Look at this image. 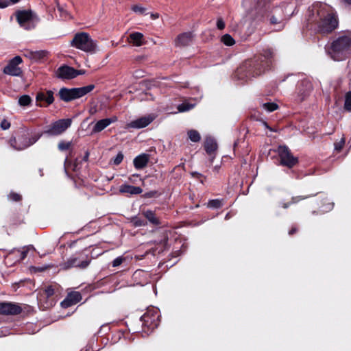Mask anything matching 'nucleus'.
Instances as JSON below:
<instances>
[{
  "label": "nucleus",
  "mask_w": 351,
  "mask_h": 351,
  "mask_svg": "<svg viewBox=\"0 0 351 351\" xmlns=\"http://www.w3.org/2000/svg\"><path fill=\"white\" fill-rule=\"evenodd\" d=\"M308 21L314 23L317 32L326 35L332 33L338 27L337 16L331 6L317 2L308 9Z\"/></svg>",
  "instance_id": "nucleus-1"
},
{
  "label": "nucleus",
  "mask_w": 351,
  "mask_h": 351,
  "mask_svg": "<svg viewBox=\"0 0 351 351\" xmlns=\"http://www.w3.org/2000/svg\"><path fill=\"white\" fill-rule=\"evenodd\" d=\"M327 54L335 61L343 60L351 55V32H344L325 47Z\"/></svg>",
  "instance_id": "nucleus-2"
},
{
  "label": "nucleus",
  "mask_w": 351,
  "mask_h": 351,
  "mask_svg": "<svg viewBox=\"0 0 351 351\" xmlns=\"http://www.w3.org/2000/svg\"><path fill=\"white\" fill-rule=\"evenodd\" d=\"M274 53L271 49H266L263 50L261 59L252 64L251 61L245 62L244 66L248 68L249 75H261L265 69L270 66L272 63Z\"/></svg>",
  "instance_id": "nucleus-3"
},
{
  "label": "nucleus",
  "mask_w": 351,
  "mask_h": 351,
  "mask_svg": "<svg viewBox=\"0 0 351 351\" xmlns=\"http://www.w3.org/2000/svg\"><path fill=\"white\" fill-rule=\"evenodd\" d=\"M88 266V254L85 247L82 251L76 252L66 261L60 265L61 269L64 270L69 269L72 267H78L85 269Z\"/></svg>",
  "instance_id": "nucleus-4"
},
{
  "label": "nucleus",
  "mask_w": 351,
  "mask_h": 351,
  "mask_svg": "<svg viewBox=\"0 0 351 351\" xmlns=\"http://www.w3.org/2000/svg\"><path fill=\"white\" fill-rule=\"evenodd\" d=\"M87 93L88 86L73 88H67L64 87L60 89L58 95L62 101L68 102L80 98Z\"/></svg>",
  "instance_id": "nucleus-5"
},
{
  "label": "nucleus",
  "mask_w": 351,
  "mask_h": 351,
  "mask_svg": "<svg viewBox=\"0 0 351 351\" xmlns=\"http://www.w3.org/2000/svg\"><path fill=\"white\" fill-rule=\"evenodd\" d=\"M16 16L20 26L25 29H33L36 25L37 19L31 11H19Z\"/></svg>",
  "instance_id": "nucleus-6"
},
{
  "label": "nucleus",
  "mask_w": 351,
  "mask_h": 351,
  "mask_svg": "<svg viewBox=\"0 0 351 351\" xmlns=\"http://www.w3.org/2000/svg\"><path fill=\"white\" fill-rule=\"evenodd\" d=\"M277 152L280 159V163L282 166L291 168L298 162V158L293 156L289 147L285 145L279 146Z\"/></svg>",
  "instance_id": "nucleus-7"
},
{
  "label": "nucleus",
  "mask_w": 351,
  "mask_h": 351,
  "mask_svg": "<svg viewBox=\"0 0 351 351\" xmlns=\"http://www.w3.org/2000/svg\"><path fill=\"white\" fill-rule=\"evenodd\" d=\"M71 125V119H60L51 124L44 133L49 136H58L64 132Z\"/></svg>",
  "instance_id": "nucleus-8"
},
{
  "label": "nucleus",
  "mask_w": 351,
  "mask_h": 351,
  "mask_svg": "<svg viewBox=\"0 0 351 351\" xmlns=\"http://www.w3.org/2000/svg\"><path fill=\"white\" fill-rule=\"evenodd\" d=\"M160 313L159 310L156 308H149L145 313L141 317V321L143 324L149 328L154 329L159 324Z\"/></svg>",
  "instance_id": "nucleus-9"
},
{
  "label": "nucleus",
  "mask_w": 351,
  "mask_h": 351,
  "mask_svg": "<svg viewBox=\"0 0 351 351\" xmlns=\"http://www.w3.org/2000/svg\"><path fill=\"white\" fill-rule=\"evenodd\" d=\"M85 71L76 70L71 66L63 65L59 67L56 71L57 77L62 80H70L75 77L78 75L84 74Z\"/></svg>",
  "instance_id": "nucleus-10"
},
{
  "label": "nucleus",
  "mask_w": 351,
  "mask_h": 351,
  "mask_svg": "<svg viewBox=\"0 0 351 351\" xmlns=\"http://www.w3.org/2000/svg\"><path fill=\"white\" fill-rule=\"evenodd\" d=\"M22 62V58L20 56H15L8 62V65L3 69V73L12 76H20L22 73L21 69L19 65Z\"/></svg>",
  "instance_id": "nucleus-11"
},
{
  "label": "nucleus",
  "mask_w": 351,
  "mask_h": 351,
  "mask_svg": "<svg viewBox=\"0 0 351 351\" xmlns=\"http://www.w3.org/2000/svg\"><path fill=\"white\" fill-rule=\"evenodd\" d=\"M22 308L13 302H1L0 314L3 315H16L21 313Z\"/></svg>",
  "instance_id": "nucleus-12"
},
{
  "label": "nucleus",
  "mask_w": 351,
  "mask_h": 351,
  "mask_svg": "<svg viewBox=\"0 0 351 351\" xmlns=\"http://www.w3.org/2000/svg\"><path fill=\"white\" fill-rule=\"evenodd\" d=\"M71 46L88 51V34L85 32L77 33L71 41Z\"/></svg>",
  "instance_id": "nucleus-13"
},
{
  "label": "nucleus",
  "mask_w": 351,
  "mask_h": 351,
  "mask_svg": "<svg viewBox=\"0 0 351 351\" xmlns=\"http://www.w3.org/2000/svg\"><path fill=\"white\" fill-rule=\"evenodd\" d=\"M156 118L153 114H147L146 116L140 117L134 121H131L127 125V128H143L147 126Z\"/></svg>",
  "instance_id": "nucleus-14"
},
{
  "label": "nucleus",
  "mask_w": 351,
  "mask_h": 351,
  "mask_svg": "<svg viewBox=\"0 0 351 351\" xmlns=\"http://www.w3.org/2000/svg\"><path fill=\"white\" fill-rule=\"evenodd\" d=\"M82 295L78 291H71L69 293L63 301L61 302L60 305L62 308H68L73 305L76 304L81 301Z\"/></svg>",
  "instance_id": "nucleus-15"
},
{
  "label": "nucleus",
  "mask_w": 351,
  "mask_h": 351,
  "mask_svg": "<svg viewBox=\"0 0 351 351\" xmlns=\"http://www.w3.org/2000/svg\"><path fill=\"white\" fill-rule=\"evenodd\" d=\"M40 137V134L35 135L32 136V138H29L27 135L23 136L22 139L25 141V143H22L21 145H19V146L14 145L13 143H16V140L14 138H11L10 141V145L16 150H23L30 145L35 143Z\"/></svg>",
  "instance_id": "nucleus-16"
},
{
  "label": "nucleus",
  "mask_w": 351,
  "mask_h": 351,
  "mask_svg": "<svg viewBox=\"0 0 351 351\" xmlns=\"http://www.w3.org/2000/svg\"><path fill=\"white\" fill-rule=\"evenodd\" d=\"M117 118L116 117H112L111 118L104 119L97 121L94 124L90 134H94L101 132L105 128H106L109 125L117 121Z\"/></svg>",
  "instance_id": "nucleus-17"
},
{
  "label": "nucleus",
  "mask_w": 351,
  "mask_h": 351,
  "mask_svg": "<svg viewBox=\"0 0 351 351\" xmlns=\"http://www.w3.org/2000/svg\"><path fill=\"white\" fill-rule=\"evenodd\" d=\"M193 37L194 35L191 32L180 34L175 39V45L179 47L188 46L192 43Z\"/></svg>",
  "instance_id": "nucleus-18"
},
{
  "label": "nucleus",
  "mask_w": 351,
  "mask_h": 351,
  "mask_svg": "<svg viewBox=\"0 0 351 351\" xmlns=\"http://www.w3.org/2000/svg\"><path fill=\"white\" fill-rule=\"evenodd\" d=\"M36 101L39 102L40 106H43V102H45L47 106L51 104L53 101V93L51 90L39 92L36 95Z\"/></svg>",
  "instance_id": "nucleus-19"
},
{
  "label": "nucleus",
  "mask_w": 351,
  "mask_h": 351,
  "mask_svg": "<svg viewBox=\"0 0 351 351\" xmlns=\"http://www.w3.org/2000/svg\"><path fill=\"white\" fill-rule=\"evenodd\" d=\"M217 147L215 140L211 137H207L204 142V148L208 154L211 156V160L214 158V154Z\"/></svg>",
  "instance_id": "nucleus-20"
},
{
  "label": "nucleus",
  "mask_w": 351,
  "mask_h": 351,
  "mask_svg": "<svg viewBox=\"0 0 351 351\" xmlns=\"http://www.w3.org/2000/svg\"><path fill=\"white\" fill-rule=\"evenodd\" d=\"M119 191L121 193H129L131 195H137L143 192V190L139 186H134L128 184H123L120 186Z\"/></svg>",
  "instance_id": "nucleus-21"
},
{
  "label": "nucleus",
  "mask_w": 351,
  "mask_h": 351,
  "mask_svg": "<svg viewBox=\"0 0 351 351\" xmlns=\"http://www.w3.org/2000/svg\"><path fill=\"white\" fill-rule=\"evenodd\" d=\"M149 161V156L147 154H141L136 156L134 159V165L136 169H140L145 167Z\"/></svg>",
  "instance_id": "nucleus-22"
},
{
  "label": "nucleus",
  "mask_w": 351,
  "mask_h": 351,
  "mask_svg": "<svg viewBox=\"0 0 351 351\" xmlns=\"http://www.w3.org/2000/svg\"><path fill=\"white\" fill-rule=\"evenodd\" d=\"M130 42L136 46H141L143 44V34L140 32H134L130 35Z\"/></svg>",
  "instance_id": "nucleus-23"
},
{
  "label": "nucleus",
  "mask_w": 351,
  "mask_h": 351,
  "mask_svg": "<svg viewBox=\"0 0 351 351\" xmlns=\"http://www.w3.org/2000/svg\"><path fill=\"white\" fill-rule=\"evenodd\" d=\"M101 99L99 98H92L89 104V113L94 114L101 109Z\"/></svg>",
  "instance_id": "nucleus-24"
},
{
  "label": "nucleus",
  "mask_w": 351,
  "mask_h": 351,
  "mask_svg": "<svg viewBox=\"0 0 351 351\" xmlns=\"http://www.w3.org/2000/svg\"><path fill=\"white\" fill-rule=\"evenodd\" d=\"M144 216L147 219V220L154 225H159L160 221L156 217L154 213L150 210H147L143 212Z\"/></svg>",
  "instance_id": "nucleus-25"
},
{
  "label": "nucleus",
  "mask_w": 351,
  "mask_h": 351,
  "mask_svg": "<svg viewBox=\"0 0 351 351\" xmlns=\"http://www.w3.org/2000/svg\"><path fill=\"white\" fill-rule=\"evenodd\" d=\"M72 147L71 141H61L58 145V148L61 152L68 151Z\"/></svg>",
  "instance_id": "nucleus-26"
},
{
  "label": "nucleus",
  "mask_w": 351,
  "mask_h": 351,
  "mask_svg": "<svg viewBox=\"0 0 351 351\" xmlns=\"http://www.w3.org/2000/svg\"><path fill=\"white\" fill-rule=\"evenodd\" d=\"M54 294V289L52 286H48L43 289V293L40 294V300L42 298H46L50 299Z\"/></svg>",
  "instance_id": "nucleus-27"
},
{
  "label": "nucleus",
  "mask_w": 351,
  "mask_h": 351,
  "mask_svg": "<svg viewBox=\"0 0 351 351\" xmlns=\"http://www.w3.org/2000/svg\"><path fill=\"white\" fill-rule=\"evenodd\" d=\"M189 139L193 142H198L201 139L199 133L195 130H191L188 132Z\"/></svg>",
  "instance_id": "nucleus-28"
},
{
  "label": "nucleus",
  "mask_w": 351,
  "mask_h": 351,
  "mask_svg": "<svg viewBox=\"0 0 351 351\" xmlns=\"http://www.w3.org/2000/svg\"><path fill=\"white\" fill-rule=\"evenodd\" d=\"M221 42L227 46H232L235 41L230 34H225L221 37Z\"/></svg>",
  "instance_id": "nucleus-29"
},
{
  "label": "nucleus",
  "mask_w": 351,
  "mask_h": 351,
  "mask_svg": "<svg viewBox=\"0 0 351 351\" xmlns=\"http://www.w3.org/2000/svg\"><path fill=\"white\" fill-rule=\"evenodd\" d=\"M47 54L46 51H33V60L38 61L45 57Z\"/></svg>",
  "instance_id": "nucleus-30"
},
{
  "label": "nucleus",
  "mask_w": 351,
  "mask_h": 351,
  "mask_svg": "<svg viewBox=\"0 0 351 351\" xmlns=\"http://www.w3.org/2000/svg\"><path fill=\"white\" fill-rule=\"evenodd\" d=\"M32 101L31 97L27 95L21 96L19 99V104L20 106H28Z\"/></svg>",
  "instance_id": "nucleus-31"
},
{
  "label": "nucleus",
  "mask_w": 351,
  "mask_h": 351,
  "mask_svg": "<svg viewBox=\"0 0 351 351\" xmlns=\"http://www.w3.org/2000/svg\"><path fill=\"white\" fill-rule=\"evenodd\" d=\"M194 104H191L189 103H182L178 106V110L179 112H186L194 107Z\"/></svg>",
  "instance_id": "nucleus-32"
},
{
  "label": "nucleus",
  "mask_w": 351,
  "mask_h": 351,
  "mask_svg": "<svg viewBox=\"0 0 351 351\" xmlns=\"http://www.w3.org/2000/svg\"><path fill=\"white\" fill-rule=\"evenodd\" d=\"M344 108L347 110H351V91L346 94Z\"/></svg>",
  "instance_id": "nucleus-33"
},
{
  "label": "nucleus",
  "mask_w": 351,
  "mask_h": 351,
  "mask_svg": "<svg viewBox=\"0 0 351 351\" xmlns=\"http://www.w3.org/2000/svg\"><path fill=\"white\" fill-rule=\"evenodd\" d=\"M263 108L267 112H273L278 108V105L275 103H265L263 104Z\"/></svg>",
  "instance_id": "nucleus-34"
},
{
  "label": "nucleus",
  "mask_w": 351,
  "mask_h": 351,
  "mask_svg": "<svg viewBox=\"0 0 351 351\" xmlns=\"http://www.w3.org/2000/svg\"><path fill=\"white\" fill-rule=\"evenodd\" d=\"M123 157L122 152H119L117 155L111 160V162L115 165H119L123 161Z\"/></svg>",
  "instance_id": "nucleus-35"
},
{
  "label": "nucleus",
  "mask_w": 351,
  "mask_h": 351,
  "mask_svg": "<svg viewBox=\"0 0 351 351\" xmlns=\"http://www.w3.org/2000/svg\"><path fill=\"white\" fill-rule=\"evenodd\" d=\"M99 51V48L95 42L89 39V53H94Z\"/></svg>",
  "instance_id": "nucleus-36"
},
{
  "label": "nucleus",
  "mask_w": 351,
  "mask_h": 351,
  "mask_svg": "<svg viewBox=\"0 0 351 351\" xmlns=\"http://www.w3.org/2000/svg\"><path fill=\"white\" fill-rule=\"evenodd\" d=\"M132 11H134V12L136 13H138V14H145V8L144 7H142L141 5H134L132 7Z\"/></svg>",
  "instance_id": "nucleus-37"
},
{
  "label": "nucleus",
  "mask_w": 351,
  "mask_h": 351,
  "mask_svg": "<svg viewBox=\"0 0 351 351\" xmlns=\"http://www.w3.org/2000/svg\"><path fill=\"white\" fill-rule=\"evenodd\" d=\"M345 144V138L342 137L340 141L335 143V150L339 152L342 149Z\"/></svg>",
  "instance_id": "nucleus-38"
},
{
  "label": "nucleus",
  "mask_w": 351,
  "mask_h": 351,
  "mask_svg": "<svg viewBox=\"0 0 351 351\" xmlns=\"http://www.w3.org/2000/svg\"><path fill=\"white\" fill-rule=\"evenodd\" d=\"M208 206L217 208L221 206V202L219 199H213L208 202Z\"/></svg>",
  "instance_id": "nucleus-39"
},
{
  "label": "nucleus",
  "mask_w": 351,
  "mask_h": 351,
  "mask_svg": "<svg viewBox=\"0 0 351 351\" xmlns=\"http://www.w3.org/2000/svg\"><path fill=\"white\" fill-rule=\"evenodd\" d=\"M125 260V258L123 256H119L116 258L112 263V267H118Z\"/></svg>",
  "instance_id": "nucleus-40"
},
{
  "label": "nucleus",
  "mask_w": 351,
  "mask_h": 351,
  "mask_svg": "<svg viewBox=\"0 0 351 351\" xmlns=\"http://www.w3.org/2000/svg\"><path fill=\"white\" fill-rule=\"evenodd\" d=\"M0 126L2 130H5L10 128V123L8 120L3 119L1 122Z\"/></svg>",
  "instance_id": "nucleus-41"
},
{
  "label": "nucleus",
  "mask_w": 351,
  "mask_h": 351,
  "mask_svg": "<svg viewBox=\"0 0 351 351\" xmlns=\"http://www.w3.org/2000/svg\"><path fill=\"white\" fill-rule=\"evenodd\" d=\"M217 27L219 29H223L225 27V23L222 20V19L219 18L217 21Z\"/></svg>",
  "instance_id": "nucleus-42"
},
{
  "label": "nucleus",
  "mask_w": 351,
  "mask_h": 351,
  "mask_svg": "<svg viewBox=\"0 0 351 351\" xmlns=\"http://www.w3.org/2000/svg\"><path fill=\"white\" fill-rule=\"evenodd\" d=\"M24 135H25V134H24L21 135L20 136H19L18 139H16L15 138H14L16 140V143H13V144L14 145L19 146V145H21L22 143H25V141L22 139L23 136H24Z\"/></svg>",
  "instance_id": "nucleus-43"
},
{
  "label": "nucleus",
  "mask_w": 351,
  "mask_h": 351,
  "mask_svg": "<svg viewBox=\"0 0 351 351\" xmlns=\"http://www.w3.org/2000/svg\"><path fill=\"white\" fill-rule=\"evenodd\" d=\"M10 197L13 201L17 202L21 199V196L17 193H12L10 195Z\"/></svg>",
  "instance_id": "nucleus-44"
},
{
  "label": "nucleus",
  "mask_w": 351,
  "mask_h": 351,
  "mask_svg": "<svg viewBox=\"0 0 351 351\" xmlns=\"http://www.w3.org/2000/svg\"><path fill=\"white\" fill-rule=\"evenodd\" d=\"M24 56L31 60L33 59V51L25 50L24 51Z\"/></svg>",
  "instance_id": "nucleus-45"
},
{
  "label": "nucleus",
  "mask_w": 351,
  "mask_h": 351,
  "mask_svg": "<svg viewBox=\"0 0 351 351\" xmlns=\"http://www.w3.org/2000/svg\"><path fill=\"white\" fill-rule=\"evenodd\" d=\"M134 225L136 226H145V223L143 220L136 219L134 220Z\"/></svg>",
  "instance_id": "nucleus-46"
},
{
  "label": "nucleus",
  "mask_w": 351,
  "mask_h": 351,
  "mask_svg": "<svg viewBox=\"0 0 351 351\" xmlns=\"http://www.w3.org/2000/svg\"><path fill=\"white\" fill-rule=\"evenodd\" d=\"M9 5L8 0H0V8H5Z\"/></svg>",
  "instance_id": "nucleus-47"
},
{
  "label": "nucleus",
  "mask_w": 351,
  "mask_h": 351,
  "mask_svg": "<svg viewBox=\"0 0 351 351\" xmlns=\"http://www.w3.org/2000/svg\"><path fill=\"white\" fill-rule=\"evenodd\" d=\"M332 208H333V204L332 203H328L326 205V208H324V209H322V212H327V211H329V210H332Z\"/></svg>",
  "instance_id": "nucleus-48"
},
{
  "label": "nucleus",
  "mask_w": 351,
  "mask_h": 351,
  "mask_svg": "<svg viewBox=\"0 0 351 351\" xmlns=\"http://www.w3.org/2000/svg\"><path fill=\"white\" fill-rule=\"evenodd\" d=\"M58 10L62 13V16H64V17L66 18V16L68 15V14H67L66 11H65V10L63 9V8H62V7H61V6H60V5H58Z\"/></svg>",
  "instance_id": "nucleus-49"
},
{
  "label": "nucleus",
  "mask_w": 351,
  "mask_h": 351,
  "mask_svg": "<svg viewBox=\"0 0 351 351\" xmlns=\"http://www.w3.org/2000/svg\"><path fill=\"white\" fill-rule=\"evenodd\" d=\"M305 198H306V197H293L292 200H291V203H296V202H299L300 200L304 199Z\"/></svg>",
  "instance_id": "nucleus-50"
},
{
  "label": "nucleus",
  "mask_w": 351,
  "mask_h": 351,
  "mask_svg": "<svg viewBox=\"0 0 351 351\" xmlns=\"http://www.w3.org/2000/svg\"><path fill=\"white\" fill-rule=\"evenodd\" d=\"M150 17L152 19L155 20L159 17V14L158 13H152Z\"/></svg>",
  "instance_id": "nucleus-51"
},
{
  "label": "nucleus",
  "mask_w": 351,
  "mask_h": 351,
  "mask_svg": "<svg viewBox=\"0 0 351 351\" xmlns=\"http://www.w3.org/2000/svg\"><path fill=\"white\" fill-rule=\"evenodd\" d=\"M27 252H28V250H23V251L21 252V259H24V258L27 256Z\"/></svg>",
  "instance_id": "nucleus-52"
},
{
  "label": "nucleus",
  "mask_w": 351,
  "mask_h": 351,
  "mask_svg": "<svg viewBox=\"0 0 351 351\" xmlns=\"http://www.w3.org/2000/svg\"><path fill=\"white\" fill-rule=\"evenodd\" d=\"M270 22L273 24L278 23V19H276L275 16H272L270 19Z\"/></svg>",
  "instance_id": "nucleus-53"
},
{
  "label": "nucleus",
  "mask_w": 351,
  "mask_h": 351,
  "mask_svg": "<svg viewBox=\"0 0 351 351\" xmlns=\"http://www.w3.org/2000/svg\"><path fill=\"white\" fill-rule=\"evenodd\" d=\"M53 304H54L53 301V300H50L47 302L46 307H47V308H49V307H50V306H52L53 305Z\"/></svg>",
  "instance_id": "nucleus-54"
},
{
  "label": "nucleus",
  "mask_w": 351,
  "mask_h": 351,
  "mask_svg": "<svg viewBox=\"0 0 351 351\" xmlns=\"http://www.w3.org/2000/svg\"><path fill=\"white\" fill-rule=\"evenodd\" d=\"M296 231V229L295 228H292L290 231H289V234H293Z\"/></svg>",
  "instance_id": "nucleus-55"
},
{
  "label": "nucleus",
  "mask_w": 351,
  "mask_h": 351,
  "mask_svg": "<svg viewBox=\"0 0 351 351\" xmlns=\"http://www.w3.org/2000/svg\"><path fill=\"white\" fill-rule=\"evenodd\" d=\"M133 178H138L137 175H132V177L130 178V180L133 182Z\"/></svg>",
  "instance_id": "nucleus-56"
},
{
  "label": "nucleus",
  "mask_w": 351,
  "mask_h": 351,
  "mask_svg": "<svg viewBox=\"0 0 351 351\" xmlns=\"http://www.w3.org/2000/svg\"><path fill=\"white\" fill-rule=\"evenodd\" d=\"M289 204L285 203V204H283L282 207H283L284 208H288Z\"/></svg>",
  "instance_id": "nucleus-57"
},
{
  "label": "nucleus",
  "mask_w": 351,
  "mask_h": 351,
  "mask_svg": "<svg viewBox=\"0 0 351 351\" xmlns=\"http://www.w3.org/2000/svg\"><path fill=\"white\" fill-rule=\"evenodd\" d=\"M94 85H90L89 84V92H90L94 88Z\"/></svg>",
  "instance_id": "nucleus-58"
},
{
  "label": "nucleus",
  "mask_w": 351,
  "mask_h": 351,
  "mask_svg": "<svg viewBox=\"0 0 351 351\" xmlns=\"http://www.w3.org/2000/svg\"><path fill=\"white\" fill-rule=\"evenodd\" d=\"M19 0H10V1L13 3H16L19 1Z\"/></svg>",
  "instance_id": "nucleus-59"
},
{
  "label": "nucleus",
  "mask_w": 351,
  "mask_h": 351,
  "mask_svg": "<svg viewBox=\"0 0 351 351\" xmlns=\"http://www.w3.org/2000/svg\"><path fill=\"white\" fill-rule=\"evenodd\" d=\"M87 157H88V152H86L85 155L84 156V159L86 160Z\"/></svg>",
  "instance_id": "nucleus-60"
},
{
  "label": "nucleus",
  "mask_w": 351,
  "mask_h": 351,
  "mask_svg": "<svg viewBox=\"0 0 351 351\" xmlns=\"http://www.w3.org/2000/svg\"><path fill=\"white\" fill-rule=\"evenodd\" d=\"M348 3H351V0H344Z\"/></svg>",
  "instance_id": "nucleus-61"
}]
</instances>
